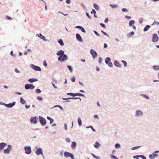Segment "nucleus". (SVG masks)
Returning <instances> with one entry per match:
<instances>
[{
  "label": "nucleus",
  "instance_id": "nucleus-6",
  "mask_svg": "<svg viewBox=\"0 0 159 159\" xmlns=\"http://www.w3.org/2000/svg\"><path fill=\"white\" fill-rule=\"evenodd\" d=\"M25 153L27 154H29L31 153V148L30 146H26L24 147Z\"/></svg>",
  "mask_w": 159,
  "mask_h": 159
},
{
  "label": "nucleus",
  "instance_id": "nucleus-42",
  "mask_svg": "<svg viewBox=\"0 0 159 159\" xmlns=\"http://www.w3.org/2000/svg\"><path fill=\"white\" fill-rule=\"evenodd\" d=\"M80 6L83 8L84 9H85L86 8L85 6L84 5V4L82 3L81 2L80 3Z\"/></svg>",
  "mask_w": 159,
  "mask_h": 159
},
{
  "label": "nucleus",
  "instance_id": "nucleus-22",
  "mask_svg": "<svg viewBox=\"0 0 159 159\" xmlns=\"http://www.w3.org/2000/svg\"><path fill=\"white\" fill-rule=\"evenodd\" d=\"M151 26L149 25H146L144 28L143 31L144 32H145L148 31L149 29L150 28Z\"/></svg>",
  "mask_w": 159,
  "mask_h": 159
},
{
  "label": "nucleus",
  "instance_id": "nucleus-10",
  "mask_svg": "<svg viewBox=\"0 0 159 159\" xmlns=\"http://www.w3.org/2000/svg\"><path fill=\"white\" fill-rule=\"evenodd\" d=\"M143 115V113L141 111L138 110L135 111V116L136 117H141Z\"/></svg>",
  "mask_w": 159,
  "mask_h": 159
},
{
  "label": "nucleus",
  "instance_id": "nucleus-36",
  "mask_svg": "<svg viewBox=\"0 0 159 159\" xmlns=\"http://www.w3.org/2000/svg\"><path fill=\"white\" fill-rule=\"evenodd\" d=\"M152 68L155 70H157L159 69V66H152Z\"/></svg>",
  "mask_w": 159,
  "mask_h": 159
},
{
  "label": "nucleus",
  "instance_id": "nucleus-21",
  "mask_svg": "<svg viewBox=\"0 0 159 159\" xmlns=\"http://www.w3.org/2000/svg\"><path fill=\"white\" fill-rule=\"evenodd\" d=\"M38 79L36 78H31L28 80V81L30 83H33L34 82L37 81Z\"/></svg>",
  "mask_w": 159,
  "mask_h": 159
},
{
  "label": "nucleus",
  "instance_id": "nucleus-46",
  "mask_svg": "<svg viewBox=\"0 0 159 159\" xmlns=\"http://www.w3.org/2000/svg\"><path fill=\"white\" fill-rule=\"evenodd\" d=\"M37 98L39 100L41 101L43 99V98L42 97L40 96H38L37 97Z\"/></svg>",
  "mask_w": 159,
  "mask_h": 159
},
{
  "label": "nucleus",
  "instance_id": "nucleus-43",
  "mask_svg": "<svg viewBox=\"0 0 159 159\" xmlns=\"http://www.w3.org/2000/svg\"><path fill=\"white\" fill-rule=\"evenodd\" d=\"M101 32L102 33V34L104 35H105L106 36L108 37H109V35L103 31L101 30Z\"/></svg>",
  "mask_w": 159,
  "mask_h": 159
},
{
  "label": "nucleus",
  "instance_id": "nucleus-25",
  "mask_svg": "<svg viewBox=\"0 0 159 159\" xmlns=\"http://www.w3.org/2000/svg\"><path fill=\"white\" fill-rule=\"evenodd\" d=\"M20 102L22 105H24L26 103V102L22 97L20 98Z\"/></svg>",
  "mask_w": 159,
  "mask_h": 159
},
{
  "label": "nucleus",
  "instance_id": "nucleus-24",
  "mask_svg": "<svg viewBox=\"0 0 159 159\" xmlns=\"http://www.w3.org/2000/svg\"><path fill=\"white\" fill-rule=\"evenodd\" d=\"M140 95L147 99L149 100L150 99L149 97L146 94H140Z\"/></svg>",
  "mask_w": 159,
  "mask_h": 159
},
{
  "label": "nucleus",
  "instance_id": "nucleus-23",
  "mask_svg": "<svg viewBox=\"0 0 159 159\" xmlns=\"http://www.w3.org/2000/svg\"><path fill=\"white\" fill-rule=\"evenodd\" d=\"M76 96H82L83 97H84V95L83 94L80 93H74V96L73 97H75Z\"/></svg>",
  "mask_w": 159,
  "mask_h": 159
},
{
  "label": "nucleus",
  "instance_id": "nucleus-33",
  "mask_svg": "<svg viewBox=\"0 0 159 159\" xmlns=\"http://www.w3.org/2000/svg\"><path fill=\"white\" fill-rule=\"evenodd\" d=\"M67 67L69 69L70 72H71L72 71L73 68L71 66L68 65L67 66Z\"/></svg>",
  "mask_w": 159,
  "mask_h": 159
},
{
  "label": "nucleus",
  "instance_id": "nucleus-1",
  "mask_svg": "<svg viewBox=\"0 0 159 159\" xmlns=\"http://www.w3.org/2000/svg\"><path fill=\"white\" fill-rule=\"evenodd\" d=\"M58 60L61 62H64L68 60V57L66 54H63L58 57Z\"/></svg>",
  "mask_w": 159,
  "mask_h": 159
},
{
  "label": "nucleus",
  "instance_id": "nucleus-18",
  "mask_svg": "<svg viewBox=\"0 0 159 159\" xmlns=\"http://www.w3.org/2000/svg\"><path fill=\"white\" fill-rule=\"evenodd\" d=\"M7 144L6 143L4 142L1 143H0V150H3L4 148L6 146Z\"/></svg>",
  "mask_w": 159,
  "mask_h": 159
},
{
  "label": "nucleus",
  "instance_id": "nucleus-55",
  "mask_svg": "<svg viewBox=\"0 0 159 159\" xmlns=\"http://www.w3.org/2000/svg\"><path fill=\"white\" fill-rule=\"evenodd\" d=\"M149 158L150 159H153L154 157H153L152 154H150L149 155Z\"/></svg>",
  "mask_w": 159,
  "mask_h": 159
},
{
  "label": "nucleus",
  "instance_id": "nucleus-16",
  "mask_svg": "<svg viewBox=\"0 0 159 159\" xmlns=\"http://www.w3.org/2000/svg\"><path fill=\"white\" fill-rule=\"evenodd\" d=\"M36 36H38L39 38H40V39H43V40L45 41H47L48 39H46L45 37L44 36L42 35L41 34H37L36 35Z\"/></svg>",
  "mask_w": 159,
  "mask_h": 159
},
{
  "label": "nucleus",
  "instance_id": "nucleus-29",
  "mask_svg": "<svg viewBox=\"0 0 159 159\" xmlns=\"http://www.w3.org/2000/svg\"><path fill=\"white\" fill-rule=\"evenodd\" d=\"M58 42L61 46H63L64 45V42L61 39H60L58 40Z\"/></svg>",
  "mask_w": 159,
  "mask_h": 159
},
{
  "label": "nucleus",
  "instance_id": "nucleus-49",
  "mask_svg": "<svg viewBox=\"0 0 159 159\" xmlns=\"http://www.w3.org/2000/svg\"><path fill=\"white\" fill-rule=\"evenodd\" d=\"M122 10L124 12H128V10L126 8H123L122 9Z\"/></svg>",
  "mask_w": 159,
  "mask_h": 159
},
{
  "label": "nucleus",
  "instance_id": "nucleus-11",
  "mask_svg": "<svg viewBox=\"0 0 159 159\" xmlns=\"http://www.w3.org/2000/svg\"><path fill=\"white\" fill-rule=\"evenodd\" d=\"M38 118L37 116L32 117L30 119V122L33 124H36L37 123Z\"/></svg>",
  "mask_w": 159,
  "mask_h": 159
},
{
  "label": "nucleus",
  "instance_id": "nucleus-63",
  "mask_svg": "<svg viewBox=\"0 0 159 159\" xmlns=\"http://www.w3.org/2000/svg\"><path fill=\"white\" fill-rule=\"evenodd\" d=\"M79 84L80 85H81L82 87L84 86V85L83 82L80 81L79 82Z\"/></svg>",
  "mask_w": 159,
  "mask_h": 159
},
{
  "label": "nucleus",
  "instance_id": "nucleus-59",
  "mask_svg": "<svg viewBox=\"0 0 159 159\" xmlns=\"http://www.w3.org/2000/svg\"><path fill=\"white\" fill-rule=\"evenodd\" d=\"M82 26H80V25H78L75 27V28H76L79 29H81V28H82Z\"/></svg>",
  "mask_w": 159,
  "mask_h": 159
},
{
  "label": "nucleus",
  "instance_id": "nucleus-53",
  "mask_svg": "<svg viewBox=\"0 0 159 159\" xmlns=\"http://www.w3.org/2000/svg\"><path fill=\"white\" fill-rule=\"evenodd\" d=\"M10 55L13 56V57H15L16 56V55L15 54H13V52L12 51H11L10 52Z\"/></svg>",
  "mask_w": 159,
  "mask_h": 159
},
{
  "label": "nucleus",
  "instance_id": "nucleus-50",
  "mask_svg": "<svg viewBox=\"0 0 159 159\" xmlns=\"http://www.w3.org/2000/svg\"><path fill=\"white\" fill-rule=\"evenodd\" d=\"M67 94L73 97L74 96V93H67Z\"/></svg>",
  "mask_w": 159,
  "mask_h": 159
},
{
  "label": "nucleus",
  "instance_id": "nucleus-13",
  "mask_svg": "<svg viewBox=\"0 0 159 159\" xmlns=\"http://www.w3.org/2000/svg\"><path fill=\"white\" fill-rule=\"evenodd\" d=\"M90 53L92 55L93 57L95 59L97 56V52L93 49H91L90 51Z\"/></svg>",
  "mask_w": 159,
  "mask_h": 159
},
{
  "label": "nucleus",
  "instance_id": "nucleus-2",
  "mask_svg": "<svg viewBox=\"0 0 159 159\" xmlns=\"http://www.w3.org/2000/svg\"><path fill=\"white\" fill-rule=\"evenodd\" d=\"M64 157L66 158L70 157L71 158V159H75V157L73 154L68 152H65L64 153Z\"/></svg>",
  "mask_w": 159,
  "mask_h": 159
},
{
  "label": "nucleus",
  "instance_id": "nucleus-54",
  "mask_svg": "<svg viewBox=\"0 0 159 159\" xmlns=\"http://www.w3.org/2000/svg\"><path fill=\"white\" fill-rule=\"evenodd\" d=\"M79 99V100H80V101H81V98L80 97H73V99Z\"/></svg>",
  "mask_w": 159,
  "mask_h": 159
},
{
  "label": "nucleus",
  "instance_id": "nucleus-26",
  "mask_svg": "<svg viewBox=\"0 0 159 159\" xmlns=\"http://www.w3.org/2000/svg\"><path fill=\"white\" fill-rule=\"evenodd\" d=\"M101 144L98 142H96L95 144H94V146L97 148H98L99 147L101 146Z\"/></svg>",
  "mask_w": 159,
  "mask_h": 159
},
{
  "label": "nucleus",
  "instance_id": "nucleus-44",
  "mask_svg": "<svg viewBox=\"0 0 159 159\" xmlns=\"http://www.w3.org/2000/svg\"><path fill=\"white\" fill-rule=\"evenodd\" d=\"M139 157L141 158L142 159H146V157L144 155H139Z\"/></svg>",
  "mask_w": 159,
  "mask_h": 159
},
{
  "label": "nucleus",
  "instance_id": "nucleus-51",
  "mask_svg": "<svg viewBox=\"0 0 159 159\" xmlns=\"http://www.w3.org/2000/svg\"><path fill=\"white\" fill-rule=\"evenodd\" d=\"M80 30H81V31L84 33H86V31H85V29H84V28L82 27V28H81V29H80Z\"/></svg>",
  "mask_w": 159,
  "mask_h": 159
},
{
  "label": "nucleus",
  "instance_id": "nucleus-64",
  "mask_svg": "<svg viewBox=\"0 0 159 159\" xmlns=\"http://www.w3.org/2000/svg\"><path fill=\"white\" fill-rule=\"evenodd\" d=\"M108 18L107 17L104 20V22L105 23H107L108 22Z\"/></svg>",
  "mask_w": 159,
  "mask_h": 159
},
{
  "label": "nucleus",
  "instance_id": "nucleus-17",
  "mask_svg": "<svg viewBox=\"0 0 159 159\" xmlns=\"http://www.w3.org/2000/svg\"><path fill=\"white\" fill-rule=\"evenodd\" d=\"M114 65L116 67L120 68L121 67V65L119 63L118 61L117 60H115L114 61Z\"/></svg>",
  "mask_w": 159,
  "mask_h": 159
},
{
  "label": "nucleus",
  "instance_id": "nucleus-28",
  "mask_svg": "<svg viewBox=\"0 0 159 159\" xmlns=\"http://www.w3.org/2000/svg\"><path fill=\"white\" fill-rule=\"evenodd\" d=\"M134 20H130L129 23V27H132L134 23Z\"/></svg>",
  "mask_w": 159,
  "mask_h": 159
},
{
  "label": "nucleus",
  "instance_id": "nucleus-7",
  "mask_svg": "<svg viewBox=\"0 0 159 159\" xmlns=\"http://www.w3.org/2000/svg\"><path fill=\"white\" fill-rule=\"evenodd\" d=\"M12 149V147L11 145H7V148L5 149L3 151V153L4 154H9L11 150Z\"/></svg>",
  "mask_w": 159,
  "mask_h": 159
},
{
  "label": "nucleus",
  "instance_id": "nucleus-32",
  "mask_svg": "<svg viewBox=\"0 0 159 159\" xmlns=\"http://www.w3.org/2000/svg\"><path fill=\"white\" fill-rule=\"evenodd\" d=\"M47 119L50 120V124H52L53 121L54 120L51 117H49V116H47Z\"/></svg>",
  "mask_w": 159,
  "mask_h": 159
},
{
  "label": "nucleus",
  "instance_id": "nucleus-41",
  "mask_svg": "<svg viewBox=\"0 0 159 159\" xmlns=\"http://www.w3.org/2000/svg\"><path fill=\"white\" fill-rule=\"evenodd\" d=\"M143 18H140L139 19V23H140V24H141L143 21Z\"/></svg>",
  "mask_w": 159,
  "mask_h": 159
},
{
  "label": "nucleus",
  "instance_id": "nucleus-37",
  "mask_svg": "<svg viewBox=\"0 0 159 159\" xmlns=\"http://www.w3.org/2000/svg\"><path fill=\"white\" fill-rule=\"evenodd\" d=\"M110 157L111 158L113 159H118V158L115 155L113 154H111Z\"/></svg>",
  "mask_w": 159,
  "mask_h": 159
},
{
  "label": "nucleus",
  "instance_id": "nucleus-31",
  "mask_svg": "<svg viewBox=\"0 0 159 159\" xmlns=\"http://www.w3.org/2000/svg\"><path fill=\"white\" fill-rule=\"evenodd\" d=\"M109 5L113 9L118 7V6L117 5L109 4Z\"/></svg>",
  "mask_w": 159,
  "mask_h": 159
},
{
  "label": "nucleus",
  "instance_id": "nucleus-62",
  "mask_svg": "<svg viewBox=\"0 0 159 159\" xmlns=\"http://www.w3.org/2000/svg\"><path fill=\"white\" fill-rule=\"evenodd\" d=\"M65 139L66 141H67V142H70V139L68 138H66Z\"/></svg>",
  "mask_w": 159,
  "mask_h": 159
},
{
  "label": "nucleus",
  "instance_id": "nucleus-48",
  "mask_svg": "<svg viewBox=\"0 0 159 159\" xmlns=\"http://www.w3.org/2000/svg\"><path fill=\"white\" fill-rule=\"evenodd\" d=\"M93 32L94 33V34H95V35H97L98 37H100V35H99V34H98V33L96 31L94 30Z\"/></svg>",
  "mask_w": 159,
  "mask_h": 159
},
{
  "label": "nucleus",
  "instance_id": "nucleus-38",
  "mask_svg": "<svg viewBox=\"0 0 159 159\" xmlns=\"http://www.w3.org/2000/svg\"><path fill=\"white\" fill-rule=\"evenodd\" d=\"M121 62L124 64L125 67H126L127 66V62L124 60H121Z\"/></svg>",
  "mask_w": 159,
  "mask_h": 159
},
{
  "label": "nucleus",
  "instance_id": "nucleus-9",
  "mask_svg": "<svg viewBox=\"0 0 159 159\" xmlns=\"http://www.w3.org/2000/svg\"><path fill=\"white\" fill-rule=\"evenodd\" d=\"M35 153L38 155H41L42 156H43V150L41 148H37L35 151Z\"/></svg>",
  "mask_w": 159,
  "mask_h": 159
},
{
  "label": "nucleus",
  "instance_id": "nucleus-15",
  "mask_svg": "<svg viewBox=\"0 0 159 159\" xmlns=\"http://www.w3.org/2000/svg\"><path fill=\"white\" fill-rule=\"evenodd\" d=\"M16 103V102H14L12 103H9L8 104H6V107L8 108H12L15 105Z\"/></svg>",
  "mask_w": 159,
  "mask_h": 159
},
{
  "label": "nucleus",
  "instance_id": "nucleus-58",
  "mask_svg": "<svg viewBox=\"0 0 159 159\" xmlns=\"http://www.w3.org/2000/svg\"><path fill=\"white\" fill-rule=\"evenodd\" d=\"M6 18L7 19H8V20H11L12 19V18L10 17V16H6Z\"/></svg>",
  "mask_w": 159,
  "mask_h": 159
},
{
  "label": "nucleus",
  "instance_id": "nucleus-14",
  "mask_svg": "<svg viewBox=\"0 0 159 159\" xmlns=\"http://www.w3.org/2000/svg\"><path fill=\"white\" fill-rule=\"evenodd\" d=\"M76 39L78 41L81 42H83V39H82V38H81V36L79 34H76Z\"/></svg>",
  "mask_w": 159,
  "mask_h": 159
},
{
  "label": "nucleus",
  "instance_id": "nucleus-20",
  "mask_svg": "<svg viewBox=\"0 0 159 159\" xmlns=\"http://www.w3.org/2000/svg\"><path fill=\"white\" fill-rule=\"evenodd\" d=\"M76 145L77 143L75 141L72 142L71 146L73 149H74L75 148Z\"/></svg>",
  "mask_w": 159,
  "mask_h": 159
},
{
  "label": "nucleus",
  "instance_id": "nucleus-40",
  "mask_svg": "<svg viewBox=\"0 0 159 159\" xmlns=\"http://www.w3.org/2000/svg\"><path fill=\"white\" fill-rule=\"evenodd\" d=\"M35 92L37 93H39L41 92V91L40 90V89H36Z\"/></svg>",
  "mask_w": 159,
  "mask_h": 159
},
{
  "label": "nucleus",
  "instance_id": "nucleus-5",
  "mask_svg": "<svg viewBox=\"0 0 159 159\" xmlns=\"http://www.w3.org/2000/svg\"><path fill=\"white\" fill-rule=\"evenodd\" d=\"M34 86L32 84H27L25 86V88L26 90L29 89H34Z\"/></svg>",
  "mask_w": 159,
  "mask_h": 159
},
{
  "label": "nucleus",
  "instance_id": "nucleus-60",
  "mask_svg": "<svg viewBox=\"0 0 159 159\" xmlns=\"http://www.w3.org/2000/svg\"><path fill=\"white\" fill-rule=\"evenodd\" d=\"M63 151L62 150V151L61 152H60V153H59V155L61 157H62L63 156Z\"/></svg>",
  "mask_w": 159,
  "mask_h": 159
},
{
  "label": "nucleus",
  "instance_id": "nucleus-52",
  "mask_svg": "<svg viewBox=\"0 0 159 159\" xmlns=\"http://www.w3.org/2000/svg\"><path fill=\"white\" fill-rule=\"evenodd\" d=\"M67 124L66 123H64V129L65 130H67Z\"/></svg>",
  "mask_w": 159,
  "mask_h": 159
},
{
  "label": "nucleus",
  "instance_id": "nucleus-57",
  "mask_svg": "<svg viewBox=\"0 0 159 159\" xmlns=\"http://www.w3.org/2000/svg\"><path fill=\"white\" fill-rule=\"evenodd\" d=\"M139 156V155H136L135 156H133V158L134 159H139L138 158L139 157H138Z\"/></svg>",
  "mask_w": 159,
  "mask_h": 159
},
{
  "label": "nucleus",
  "instance_id": "nucleus-45",
  "mask_svg": "<svg viewBox=\"0 0 159 159\" xmlns=\"http://www.w3.org/2000/svg\"><path fill=\"white\" fill-rule=\"evenodd\" d=\"M71 80L72 82H75V76L72 77L71 78Z\"/></svg>",
  "mask_w": 159,
  "mask_h": 159
},
{
  "label": "nucleus",
  "instance_id": "nucleus-12",
  "mask_svg": "<svg viewBox=\"0 0 159 159\" xmlns=\"http://www.w3.org/2000/svg\"><path fill=\"white\" fill-rule=\"evenodd\" d=\"M159 39V38L157 34H153L152 40L153 42H157Z\"/></svg>",
  "mask_w": 159,
  "mask_h": 159
},
{
  "label": "nucleus",
  "instance_id": "nucleus-27",
  "mask_svg": "<svg viewBox=\"0 0 159 159\" xmlns=\"http://www.w3.org/2000/svg\"><path fill=\"white\" fill-rule=\"evenodd\" d=\"M78 122L79 126H81L82 122L81 119L80 117H78Z\"/></svg>",
  "mask_w": 159,
  "mask_h": 159
},
{
  "label": "nucleus",
  "instance_id": "nucleus-47",
  "mask_svg": "<svg viewBox=\"0 0 159 159\" xmlns=\"http://www.w3.org/2000/svg\"><path fill=\"white\" fill-rule=\"evenodd\" d=\"M100 25L103 28H104L105 29L106 28L105 25L104 24H103L102 23H100Z\"/></svg>",
  "mask_w": 159,
  "mask_h": 159
},
{
  "label": "nucleus",
  "instance_id": "nucleus-30",
  "mask_svg": "<svg viewBox=\"0 0 159 159\" xmlns=\"http://www.w3.org/2000/svg\"><path fill=\"white\" fill-rule=\"evenodd\" d=\"M134 32L133 31H132L130 33L127 34V36L128 37L130 38L131 37V36L134 35Z\"/></svg>",
  "mask_w": 159,
  "mask_h": 159
},
{
  "label": "nucleus",
  "instance_id": "nucleus-8",
  "mask_svg": "<svg viewBox=\"0 0 159 159\" xmlns=\"http://www.w3.org/2000/svg\"><path fill=\"white\" fill-rule=\"evenodd\" d=\"M30 66L35 71H40L42 70L41 68L40 67L35 65L34 64H31L30 65Z\"/></svg>",
  "mask_w": 159,
  "mask_h": 159
},
{
  "label": "nucleus",
  "instance_id": "nucleus-39",
  "mask_svg": "<svg viewBox=\"0 0 159 159\" xmlns=\"http://www.w3.org/2000/svg\"><path fill=\"white\" fill-rule=\"evenodd\" d=\"M141 147V146H135L134 147H133L132 148V150H134L136 149H137Z\"/></svg>",
  "mask_w": 159,
  "mask_h": 159
},
{
  "label": "nucleus",
  "instance_id": "nucleus-19",
  "mask_svg": "<svg viewBox=\"0 0 159 159\" xmlns=\"http://www.w3.org/2000/svg\"><path fill=\"white\" fill-rule=\"evenodd\" d=\"M65 52L63 50H60L58 52L56 53L57 55L60 56L65 54L64 53Z\"/></svg>",
  "mask_w": 159,
  "mask_h": 159
},
{
  "label": "nucleus",
  "instance_id": "nucleus-34",
  "mask_svg": "<svg viewBox=\"0 0 159 159\" xmlns=\"http://www.w3.org/2000/svg\"><path fill=\"white\" fill-rule=\"evenodd\" d=\"M93 7L95 9L97 10H99V7L98 6L96 3H94L93 4Z\"/></svg>",
  "mask_w": 159,
  "mask_h": 159
},
{
  "label": "nucleus",
  "instance_id": "nucleus-61",
  "mask_svg": "<svg viewBox=\"0 0 159 159\" xmlns=\"http://www.w3.org/2000/svg\"><path fill=\"white\" fill-rule=\"evenodd\" d=\"M153 156L154 157H157L158 156V154H155L154 152L152 154Z\"/></svg>",
  "mask_w": 159,
  "mask_h": 159
},
{
  "label": "nucleus",
  "instance_id": "nucleus-4",
  "mask_svg": "<svg viewBox=\"0 0 159 159\" xmlns=\"http://www.w3.org/2000/svg\"><path fill=\"white\" fill-rule=\"evenodd\" d=\"M111 59L109 57H107L105 59V62L106 64L108 66L110 67H112L113 66V64L111 62Z\"/></svg>",
  "mask_w": 159,
  "mask_h": 159
},
{
  "label": "nucleus",
  "instance_id": "nucleus-35",
  "mask_svg": "<svg viewBox=\"0 0 159 159\" xmlns=\"http://www.w3.org/2000/svg\"><path fill=\"white\" fill-rule=\"evenodd\" d=\"M115 147L116 148H120L121 146L120 144L118 143H116L115 145Z\"/></svg>",
  "mask_w": 159,
  "mask_h": 159
},
{
  "label": "nucleus",
  "instance_id": "nucleus-56",
  "mask_svg": "<svg viewBox=\"0 0 159 159\" xmlns=\"http://www.w3.org/2000/svg\"><path fill=\"white\" fill-rule=\"evenodd\" d=\"M102 57L99 58L98 60V62L99 64H101L102 63Z\"/></svg>",
  "mask_w": 159,
  "mask_h": 159
},
{
  "label": "nucleus",
  "instance_id": "nucleus-3",
  "mask_svg": "<svg viewBox=\"0 0 159 159\" xmlns=\"http://www.w3.org/2000/svg\"><path fill=\"white\" fill-rule=\"evenodd\" d=\"M39 119L41 125L42 126H45L47 123L46 120L44 117L41 116H39Z\"/></svg>",
  "mask_w": 159,
  "mask_h": 159
}]
</instances>
